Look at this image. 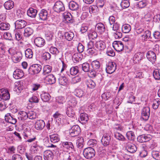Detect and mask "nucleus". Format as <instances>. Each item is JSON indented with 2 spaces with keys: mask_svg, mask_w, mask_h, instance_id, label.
<instances>
[{
  "mask_svg": "<svg viewBox=\"0 0 160 160\" xmlns=\"http://www.w3.org/2000/svg\"><path fill=\"white\" fill-rule=\"evenodd\" d=\"M83 153L85 158L89 159L95 156L96 152L94 148L92 147H88L83 149Z\"/></svg>",
  "mask_w": 160,
  "mask_h": 160,
  "instance_id": "nucleus-1",
  "label": "nucleus"
},
{
  "mask_svg": "<svg viewBox=\"0 0 160 160\" xmlns=\"http://www.w3.org/2000/svg\"><path fill=\"white\" fill-rule=\"evenodd\" d=\"M6 47L5 44L3 43H0V60L3 62L8 61V56L7 55Z\"/></svg>",
  "mask_w": 160,
  "mask_h": 160,
  "instance_id": "nucleus-2",
  "label": "nucleus"
},
{
  "mask_svg": "<svg viewBox=\"0 0 160 160\" xmlns=\"http://www.w3.org/2000/svg\"><path fill=\"white\" fill-rule=\"evenodd\" d=\"M42 69V66L38 64L31 65L28 69V72L31 75H34L39 74Z\"/></svg>",
  "mask_w": 160,
  "mask_h": 160,
  "instance_id": "nucleus-3",
  "label": "nucleus"
},
{
  "mask_svg": "<svg viewBox=\"0 0 160 160\" xmlns=\"http://www.w3.org/2000/svg\"><path fill=\"white\" fill-rule=\"evenodd\" d=\"M117 64L115 62H109L106 64V71L107 73L111 74L114 72L116 69Z\"/></svg>",
  "mask_w": 160,
  "mask_h": 160,
  "instance_id": "nucleus-4",
  "label": "nucleus"
},
{
  "mask_svg": "<svg viewBox=\"0 0 160 160\" xmlns=\"http://www.w3.org/2000/svg\"><path fill=\"white\" fill-rule=\"evenodd\" d=\"M80 132V128L79 126L77 125H73L69 130V135L71 137L78 136Z\"/></svg>",
  "mask_w": 160,
  "mask_h": 160,
  "instance_id": "nucleus-5",
  "label": "nucleus"
},
{
  "mask_svg": "<svg viewBox=\"0 0 160 160\" xmlns=\"http://www.w3.org/2000/svg\"><path fill=\"white\" fill-rule=\"evenodd\" d=\"M101 142L102 144L104 147H107L111 145V135L109 133H105L103 135Z\"/></svg>",
  "mask_w": 160,
  "mask_h": 160,
  "instance_id": "nucleus-6",
  "label": "nucleus"
},
{
  "mask_svg": "<svg viewBox=\"0 0 160 160\" xmlns=\"http://www.w3.org/2000/svg\"><path fill=\"white\" fill-rule=\"evenodd\" d=\"M0 98L1 99L5 101L9 99L10 94L7 89L2 88L0 89Z\"/></svg>",
  "mask_w": 160,
  "mask_h": 160,
  "instance_id": "nucleus-7",
  "label": "nucleus"
},
{
  "mask_svg": "<svg viewBox=\"0 0 160 160\" xmlns=\"http://www.w3.org/2000/svg\"><path fill=\"white\" fill-rule=\"evenodd\" d=\"M53 9L55 12L59 13L65 10L64 5L62 2L57 1L55 3L53 7Z\"/></svg>",
  "mask_w": 160,
  "mask_h": 160,
  "instance_id": "nucleus-8",
  "label": "nucleus"
},
{
  "mask_svg": "<svg viewBox=\"0 0 160 160\" xmlns=\"http://www.w3.org/2000/svg\"><path fill=\"white\" fill-rule=\"evenodd\" d=\"M61 145L65 150H71L72 152L75 151L73 144L71 142L66 141L62 142Z\"/></svg>",
  "mask_w": 160,
  "mask_h": 160,
  "instance_id": "nucleus-9",
  "label": "nucleus"
},
{
  "mask_svg": "<svg viewBox=\"0 0 160 160\" xmlns=\"http://www.w3.org/2000/svg\"><path fill=\"white\" fill-rule=\"evenodd\" d=\"M150 109L148 107L143 108L141 112L142 118L145 121L148 120L150 116Z\"/></svg>",
  "mask_w": 160,
  "mask_h": 160,
  "instance_id": "nucleus-10",
  "label": "nucleus"
},
{
  "mask_svg": "<svg viewBox=\"0 0 160 160\" xmlns=\"http://www.w3.org/2000/svg\"><path fill=\"white\" fill-rule=\"evenodd\" d=\"M146 56L148 60L153 64H154L156 60V54L150 50L147 52Z\"/></svg>",
  "mask_w": 160,
  "mask_h": 160,
  "instance_id": "nucleus-11",
  "label": "nucleus"
},
{
  "mask_svg": "<svg viewBox=\"0 0 160 160\" xmlns=\"http://www.w3.org/2000/svg\"><path fill=\"white\" fill-rule=\"evenodd\" d=\"M112 46L114 49L118 52H120L123 50V44L120 41L114 42Z\"/></svg>",
  "mask_w": 160,
  "mask_h": 160,
  "instance_id": "nucleus-12",
  "label": "nucleus"
},
{
  "mask_svg": "<svg viewBox=\"0 0 160 160\" xmlns=\"http://www.w3.org/2000/svg\"><path fill=\"white\" fill-rule=\"evenodd\" d=\"M144 58L143 52H138L135 53L133 57L134 62L136 63H139L141 60Z\"/></svg>",
  "mask_w": 160,
  "mask_h": 160,
  "instance_id": "nucleus-13",
  "label": "nucleus"
},
{
  "mask_svg": "<svg viewBox=\"0 0 160 160\" xmlns=\"http://www.w3.org/2000/svg\"><path fill=\"white\" fill-rule=\"evenodd\" d=\"M95 30L99 34H103L106 31L104 25L101 22L98 23L96 25Z\"/></svg>",
  "mask_w": 160,
  "mask_h": 160,
  "instance_id": "nucleus-14",
  "label": "nucleus"
},
{
  "mask_svg": "<svg viewBox=\"0 0 160 160\" xmlns=\"http://www.w3.org/2000/svg\"><path fill=\"white\" fill-rule=\"evenodd\" d=\"M27 22L24 20H18L15 22V27L16 29H20L24 28L27 25Z\"/></svg>",
  "mask_w": 160,
  "mask_h": 160,
  "instance_id": "nucleus-15",
  "label": "nucleus"
},
{
  "mask_svg": "<svg viewBox=\"0 0 160 160\" xmlns=\"http://www.w3.org/2000/svg\"><path fill=\"white\" fill-rule=\"evenodd\" d=\"M151 138V136L149 134L147 135H142L137 137V141L142 143L149 141Z\"/></svg>",
  "mask_w": 160,
  "mask_h": 160,
  "instance_id": "nucleus-16",
  "label": "nucleus"
},
{
  "mask_svg": "<svg viewBox=\"0 0 160 160\" xmlns=\"http://www.w3.org/2000/svg\"><path fill=\"white\" fill-rule=\"evenodd\" d=\"M95 47L99 51H103L106 48L105 43L102 40L98 41L95 43Z\"/></svg>",
  "mask_w": 160,
  "mask_h": 160,
  "instance_id": "nucleus-17",
  "label": "nucleus"
},
{
  "mask_svg": "<svg viewBox=\"0 0 160 160\" xmlns=\"http://www.w3.org/2000/svg\"><path fill=\"white\" fill-rule=\"evenodd\" d=\"M24 76L23 71L20 69H17L13 73V78L16 79L21 78Z\"/></svg>",
  "mask_w": 160,
  "mask_h": 160,
  "instance_id": "nucleus-18",
  "label": "nucleus"
},
{
  "mask_svg": "<svg viewBox=\"0 0 160 160\" xmlns=\"http://www.w3.org/2000/svg\"><path fill=\"white\" fill-rule=\"evenodd\" d=\"M5 120L6 122L13 124H15L17 121L16 119L10 113H7L5 115Z\"/></svg>",
  "mask_w": 160,
  "mask_h": 160,
  "instance_id": "nucleus-19",
  "label": "nucleus"
},
{
  "mask_svg": "<svg viewBox=\"0 0 160 160\" xmlns=\"http://www.w3.org/2000/svg\"><path fill=\"white\" fill-rule=\"evenodd\" d=\"M45 126V123L42 120H37L35 124V128L38 130H41L43 129Z\"/></svg>",
  "mask_w": 160,
  "mask_h": 160,
  "instance_id": "nucleus-20",
  "label": "nucleus"
},
{
  "mask_svg": "<svg viewBox=\"0 0 160 160\" xmlns=\"http://www.w3.org/2000/svg\"><path fill=\"white\" fill-rule=\"evenodd\" d=\"M45 160H52L54 157V154L52 151L49 150L45 151L43 153Z\"/></svg>",
  "mask_w": 160,
  "mask_h": 160,
  "instance_id": "nucleus-21",
  "label": "nucleus"
},
{
  "mask_svg": "<svg viewBox=\"0 0 160 160\" xmlns=\"http://www.w3.org/2000/svg\"><path fill=\"white\" fill-rule=\"evenodd\" d=\"M39 17L40 19L42 21L47 20L49 17L48 11L44 9L41 10L39 13Z\"/></svg>",
  "mask_w": 160,
  "mask_h": 160,
  "instance_id": "nucleus-22",
  "label": "nucleus"
},
{
  "mask_svg": "<svg viewBox=\"0 0 160 160\" xmlns=\"http://www.w3.org/2000/svg\"><path fill=\"white\" fill-rule=\"evenodd\" d=\"M35 44L39 47H42L44 46L45 44V40L40 37L36 38L34 40Z\"/></svg>",
  "mask_w": 160,
  "mask_h": 160,
  "instance_id": "nucleus-23",
  "label": "nucleus"
},
{
  "mask_svg": "<svg viewBox=\"0 0 160 160\" xmlns=\"http://www.w3.org/2000/svg\"><path fill=\"white\" fill-rule=\"evenodd\" d=\"M56 78L52 74H49L45 76V80L48 84H52L54 83L56 81Z\"/></svg>",
  "mask_w": 160,
  "mask_h": 160,
  "instance_id": "nucleus-24",
  "label": "nucleus"
},
{
  "mask_svg": "<svg viewBox=\"0 0 160 160\" xmlns=\"http://www.w3.org/2000/svg\"><path fill=\"white\" fill-rule=\"evenodd\" d=\"M88 120V115L86 113H82L80 114L78 120L79 122L82 124H84L87 122Z\"/></svg>",
  "mask_w": 160,
  "mask_h": 160,
  "instance_id": "nucleus-25",
  "label": "nucleus"
},
{
  "mask_svg": "<svg viewBox=\"0 0 160 160\" xmlns=\"http://www.w3.org/2000/svg\"><path fill=\"white\" fill-rule=\"evenodd\" d=\"M68 6L69 9L73 11H77L79 8L78 3L73 1H70L69 3Z\"/></svg>",
  "mask_w": 160,
  "mask_h": 160,
  "instance_id": "nucleus-26",
  "label": "nucleus"
},
{
  "mask_svg": "<svg viewBox=\"0 0 160 160\" xmlns=\"http://www.w3.org/2000/svg\"><path fill=\"white\" fill-rule=\"evenodd\" d=\"M37 12V10L32 8H30L27 11L28 15L32 18H34L36 17Z\"/></svg>",
  "mask_w": 160,
  "mask_h": 160,
  "instance_id": "nucleus-27",
  "label": "nucleus"
},
{
  "mask_svg": "<svg viewBox=\"0 0 160 160\" xmlns=\"http://www.w3.org/2000/svg\"><path fill=\"white\" fill-rule=\"evenodd\" d=\"M82 57L81 53H75L72 56V60L74 63H77L82 60Z\"/></svg>",
  "mask_w": 160,
  "mask_h": 160,
  "instance_id": "nucleus-28",
  "label": "nucleus"
},
{
  "mask_svg": "<svg viewBox=\"0 0 160 160\" xmlns=\"http://www.w3.org/2000/svg\"><path fill=\"white\" fill-rule=\"evenodd\" d=\"M63 115L61 114L58 111H57L53 116L54 120L58 123L60 122L63 118Z\"/></svg>",
  "mask_w": 160,
  "mask_h": 160,
  "instance_id": "nucleus-29",
  "label": "nucleus"
},
{
  "mask_svg": "<svg viewBox=\"0 0 160 160\" xmlns=\"http://www.w3.org/2000/svg\"><path fill=\"white\" fill-rule=\"evenodd\" d=\"M58 81L59 84L61 85L65 86L67 84L68 79L65 76H60Z\"/></svg>",
  "mask_w": 160,
  "mask_h": 160,
  "instance_id": "nucleus-30",
  "label": "nucleus"
},
{
  "mask_svg": "<svg viewBox=\"0 0 160 160\" xmlns=\"http://www.w3.org/2000/svg\"><path fill=\"white\" fill-rule=\"evenodd\" d=\"M22 52H18L14 54L13 59L14 61V62L16 63L19 62L22 58Z\"/></svg>",
  "mask_w": 160,
  "mask_h": 160,
  "instance_id": "nucleus-31",
  "label": "nucleus"
},
{
  "mask_svg": "<svg viewBox=\"0 0 160 160\" xmlns=\"http://www.w3.org/2000/svg\"><path fill=\"white\" fill-rule=\"evenodd\" d=\"M18 116V119L22 121H24L28 118L27 113L24 111L19 112Z\"/></svg>",
  "mask_w": 160,
  "mask_h": 160,
  "instance_id": "nucleus-32",
  "label": "nucleus"
},
{
  "mask_svg": "<svg viewBox=\"0 0 160 160\" xmlns=\"http://www.w3.org/2000/svg\"><path fill=\"white\" fill-rule=\"evenodd\" d=\"M51 141L53 143L57 142L60 140L59 135L57 134H54L49 135Z\"/></svg>",
  "mask_w": 160,
  "mask_h": 160,
  "instance_id": "nucleus-33",
  "label": "nucleus"
},
{
  "mask_svg": "<svg viewBox=\"0 0 160 160\" xmlns=\"http://www.w3.org/2000/svg\"><path fill=\"white\" fill-rule=\"evenodd\" d=\"M52 70V67L48 65L45 66L43 69L42 74L44 76H46L50 73Z\"/></svg>",
  "mask_w": 160,
  "mask_h": 160,
  "instance_id": "nucleus-34",
  "label": "nucleus"
},
{
  "mask_svg": "<svg viewBox=\"0 0 160 160\" xmlns=\"http://www.w3.org/2000/svg\"><path fill=\"white\" fill-rule=\"evenodd\" d=\"M41 97L42 100L44 102H48L51 98L50 95L47 92H42L41 95Z\"/></svg>",
  "mask_w": 160,
  "mask_h": 160,
  "instance_id": "nucleus-35",
  "label": "nucleus"
},
{
  "mask_svg": "<svg viewBox=\"0 0 160 160\" xmlns=\"http://www.w3.org/2000/svg\"><path fill=\"white\" fill-rule=\"evenodd\" d=\"M14 3L11 0H9L6 2L4 4V6L5 8L7 10H10L14 6Z\"/></svg>",
  "mask_w": 160,
  "mask_h": 160,
  "instance_id": "nucleus-36",
  "label": "nucleus"
},
{
  "mask_svg": "<svg viewBox=\"0 0 160 160\" xmlns=\"http://www.w3.org/2000/svg\"><path fill=\"white\" fill-rule=\"evenodd\" d=\"M33 32V29L30 27H27L24 29V35L25 37H28L31 35Z\"/></svg>",
  "mask_w": 160,
  "mask_h": 160,
  "instance_id": "nucleus-37",
  "label": "nucleus"
},
{
  "mask_svg": "<svg viewBox=\"0 0 160 160\" xmlns=\"http://www.w3.org/2000/svg\"><path fill=\"white\" fill-rule=\"evenodd\" d=\"M92 68L94 70L98 71L100 69V64L99 62L97 60L93 61L91 63Z\"/></svg>",
  "mask_w": 160,
  "mask_h": 160,
  "instance_id": "nucleus-38",
  "label": "nucleus"
},
{
  "mask_svg": "<svg viewBox=\"0 0 160 160\" xmlns=\"http://www.w3.org/2000/svg\"><path fill=\"white\" fill-rule=\"evenodd\" d=\"M77 104V102L76 99L74 98H72L68 102L67 106L74 108Z\"/></svg>",
  "mask_w": 160,
  "mask_h": 160,
  "instance_id": "nucleus-39",
  "label": "nucleus"
},
{
  "mask_svg": "<svg viewBox=\"0 0 160 160\" xmlns=\"http://www.w3.org/2000/svg\"><path fill=\"white\" fill-rule=\"evenodd\" d=\"M73 108L71 107H67L66 113L69 117H73L75 115V113L73 110Z\"/></svg>",
  "mask_w": 160,
  "mask_h": 160,
  "instance_id": "nucleus-40",
  "label": "nucleus"
},
{
  "mask_svg": "<svg viewBox=\"0 0 160 160\" xmlns=\"http://www.w3.org/2000/svg\"><path fill=\"white\" fill-rule=\"evenodd\" d=\"M29 132H24V133L23 134V136L24 137V138L26 139V138H29L27 140L26 142H33L35 141L36 140V136H33L32 138H30L29 137Z\"/></svg>",
  "mask_w": 160,
  "mask_h": 160,
  "instance_id": "nucleus-41",
  "label": "nucleus"
},
{
  "mask_svg": "<svg viewBox=\"0 0 160 160\" xmlns=\"http://www.w3.org/2000/svg\"><path fill=\"white\" fill-rule=\"evenodd\" d=\"M74 94L76 96L80 98L84 95V92L81 89L77 88L74 91Z\"/></svg>",
  "mask_w": 160,
  "mask_h": 160,
  "instance_id": "nucleus-42",
  "label": "nucleus"
},
{
  "mask_svg": "<svg viewBox=\"0 0 160 160\" xmlns=\"http://www.w3.org/2000/svg\"><path fill=\"white\" fill-rule=\"evenodd\" d=\"M127 148V150L131 153L135 152L137 150L136 146L134 144H128Z\"/></svg>",
  "mask_w": 160,
  "mask_h": 160,
  "instance_id": "nucleus-43",
  "label": "nucleus"
},
{
  "mask_svg": "<svg viewBox=\"0 0 160 160\" xmlns=\"http://www.w3.org/2000/svg\"><path fill=\"white\" fill-rule=\"evenodd\" d=\"M63 17L67 22H72V15L69 12H65L63 13Z\"/></svg>",
  "mask_w": 160,
  "mask_h": 160,
  "instance_id": "nucleus-44",
  "label": "nucleus"
},
{
  "mask_svg": "<svg viewBox=\"0 0 160 160\" xmlns=\"http://www.w3.org/2000/svg\"><path fill=\"white\" fill-rule=\"evenodd\" d=\"M131 30V26L128 24H125L123 25L122 28V30L124 33H128Z\"/></svg>",
  "mask_w": 160,
  "mask_h": 160,
  "instance_id": "nucleus-45",
  "label": "nucleus"
},
{
  "mask_svg": "<svg viewBox=\"0 0 160 160\" xmlns=\"http://www.w3.org/2000/svg\"><path fill=\"white\" fill-rule=\"evenodd\" d=\"M64 35L66 39L68 41L72 40L74 36V33L71 32H65Z\"/></svg>",
  "mask_w": 160,
  "mask_h": 160,
  "instance_id": "nucleus-46",
  "label": "nucleus"
},
{
  "mask_svg": "<svg viewBox=\"0 0 160 160\" xmlns=\"http://www.w3.org/2000/svg\"><path fill=\"white\" fill-rule=\"evenodd\" d=\"M10 25L8 23L1 22L0 24V29L1 30H8L10 28Z\"/></svg>",
  "mask_w": 160,
  "mask_h": 160,
  "instance_id": "nucleus-47",
  "label": "nucleus"
},
{
  "mask_svg": "<svg viewBox=\"0 0 160 160\" xmlns=\"http://www.w3.org/2000/svg\"><path fill=\"white\" fill-rule=\"evenodd\" d=\"M23 89V86L20 84L19 82H16L15 84L14 90L17 93L20 92Z\"/></svg>",
  "mask_w": 160,
  "mask_h": 160,
  "instance_id": "nucleus-48",
  "label": "nucleus"
},
{
  "mask_svg": "<svg viewBox=\"0 0 160 160\" xmlns=\"http://www.w3.org/2000/svg\"><path fill=\"white\" fill-rule=\"evenodd\" d=\"M78 72V66L72 67L70 69V73L71 75H75Z\"/></svg>",
  "mask_w": 160,
  "mask_h": 160,
  "instance_id": "nucleus-49",
  "label": "nucleus"
},
{
  "mask_svg": "<svg viewBox=\"0 0 160 160\" xmlns=\"http://www.w3.org/2000/svg\"><path fill=\"white\" fill-rule=\"evenodd\" d=\"M89 10L90 13H97L99 11L98 7L96 5L91 6L89 8Z\"/></svg>",
  "mask_w": 160,
  "mask_h": 160,
  "instance_id": "nucleus-50",
  "label": "nucleus"
},
{
  "mask_svg": "<svg viewBox=\"0 0 160 160\" xmlns=\"http://www.w3.org/2000/svg\"><path fill=\"white\" fill-rule=\"evenodd\" d=\"M144 32V34L142 35V37L144 41H146L151 37V32L149 30H145Z\"/></svg>",
  "mask_w": 160,
  "mask_h": 160,
  "instance_id": "nucleus-51",
  "label": "nucleus"
},
{
  "mask_svg": "<svg viewBox=\"0 0 160 160\" xmlns=\"http://www.w3.org/2000/svg\"><path fill=\"white\" fill-rule=\"evenodd\" d=\"M7 101L0 99V111L5 109L8 106Z\"/></svg>",
  "mask_w": 160,
  "mask_h": 160,
  "instance_id": "nucleus-52",
  "label": "nucleus"
},
{
  "mask_svg": "<svg viewBox=\"0 0 160 160\" xmlns=\"http://www.w3.org/2000/svg\"><path fill=\"white\" fill-rule=\"evenodd\" d=\"M86 84L88 88H93L96 86V84L91 79L87 80L86 82Z\"/></svg>",
  "mask_w": 160,
  "mask_h": 160,
  "instance_id": "nucleus-53",
  "label": "nucleus"
},
{
  "mask_svg": "<svg viewBox=\"0 0 160 160\" xmlns=\"http://www.w3.org/2000/svg\"><path fill=\"white\" fill-rule=\"evenodd\" d=\"M126 136L127 138L129 140H134L135 138L134 133L132 131L128 132L126 133Z\"/></svg>",
  "mask_w": 160,
  "mask_h": 160,
  "instance_id": "nucleus-54",
  "label": "nucleus"
},
{
  "mask_svg": "<svg viewBox=\"0 0 160 160\" xmlns=\"http://www.w3.org/2000/svg\"><path fill=\"white\" fill-rule=\"evenodd\" d=\"M25 57L28 58H32L33 53L31 49H27L25 51Z\"/></svg>",
  "mask_w": 160,
  "mask_h": 160,
  "instance_id": "nucleus-55",
  "label": "nucleus"
},
{
  "mask_svg": "<svg viewBox=\"0 0 160 160\" xmlns=\"http://www.w3.org/2000/svg\"><path fill=\"white\" fill-rule=\"evenodd\" d=\"M102 99L105 100L109 99L112 98L111 94L110 92H106L103 93L101 95Z\"/></svg>",
  "mask_w": 160,
  "mask_h": 160,
  "instance_id": "nucleus-56",
  "label": "nucleus"
},
{
  "mask_svg": "<svg viewBox=\"0 0 160 160\" xmlns=\"http://www.w3.org/2000/svg\"><path fill=\"white\" fill-rule=\"evenodd\" d=\"M152 157L156 160H160V152L153 151L152 152Z\"/></svg>",
  "mask_w": 160,
  "mask_h": 160,
  "instance_id": "nucleus-57",
  "label": "nucleus"
},
{
  "mask_svg": "<svg viewBox=\"0 0 160 160\" xmlns=\"http://www.w3.org/2000/svg\"><path fill=\"white\" fill-rule=\"evenodd\" d=\"M14 32L15 33V38L17 40L19 41L22 38V33L20 30H16L14 31Z\"/></svg>",
  "mask_w": 160,
  "mask_h": 160,
  "instance_id": "nucleus-58",
  "label": "nucleus"
},
{
  "mask_svg": "<svg viewBox=\"0 0 160 160\" xmlns=\"http://www.w3.org/2000/svg\"><path fill=\"white\" fill-rule=\"evenodd\" d=\"M56 102L59 104H62L66 101V98L63 96H60L56 98Z\"/></svg>",
  "mask_w": 160,
  "mask_h": 160,
  "instance_id": "nucleus-59",
  "label": "nucleus"
},
{
  "mask_svg": "<svg viewBox=\"0 0 160 160\" xmlns=\"http://www.w3.org/2000/svg\"><path fill=\"white\" fill-rule=\"evenodd\" d=\"M82 68L83 71L85 72H88L90 70V65L88 63L86 62L82 65Z\"/></svg>",
  "mask_w": 160,
  "mask_h": 160,
  "instance_id": "nucleus-60",
  "label": "nucleus"
},
{
  "mask_svg": "<svg viewBox=\"0 0 160 160\" xmlns=\"http://www.w3.org/2000/svg\"><path fill=\"white\" fill-rule=\"evenodd\" d=\"M49 51L52 54L55 55H58L60 52L59 50L57 48L53 46L50 48Z\"/></svg>",
  "mask_w": 160,
  "mask_h": 160,
  "instance_id": "nucleus-61",
  "label": "nucleus"
},
{
  "mask_svg": "<svg viewBox=\"0 0 160 160\" xmlns=\"http://www.w3.org/2000/svg\"><path fill=\"white\" fill-rule=\"evenodd\" d=\"M83 138H81L78 139L76 142L77 147L80 149L82 148L83 146Z\"/></svg>",
  "mask_w": 160,
  "mask_h": 160,
  "instance_id": "nucleus-62",
  "label": "nucleus"
},
{
  "mask_svg": "<svg viewBox=\"0 0 160 160\" xmlns=\"http://www.w3.org/2000/svg\"><path fill=\"white\" fill-rule=\"evenodd\" d=\"M129 5L130 3L128 0H122L121 3V6L123 8H128Z\"/></svg>",
  "mask_w": 160,
  "mask_h": 160,
  "instance_id": "nucleus-63",
  "label": "nucleus"
},
{
  "mask_svg": "<svg viewBox=\"0 0 160 160\" xmlns=\"http://www.w3.org/2000/svg\"><path fill=\"white\" fill-rule=\"evenodd\" d=\"M12 160H23L22 156L18 154H15L12 155Z\"/></svg>",
  "mask_w": 160,
  "mask_h": 160,
  "instance_id": "nucleus-64",
  "label": "nucleus"
}]
</instances>
